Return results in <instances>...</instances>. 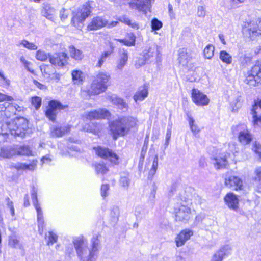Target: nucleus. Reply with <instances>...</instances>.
<instances>
[{
  "label": "nucleus",
  "mask_w": 261,
  "mask_h": 261,
  "mask_svg": "<svg viewBox=\"0 0 261 261\" xmlns=\"http://www.w3.org/2000/svg\"><path fill=\"white\" fill-rule=\"evenodd\" d=\"M107 88V85L105 84H100L96 82V81H93L91 88L89 90V94L91 95H98L102 92H105Z\"/></svg>",
  "instance_id": "bb28decb"
},
{
  "label": "nucleus",
  "mask_w": 261,
  "mask_h": 261,
  "mask_svg": "<svg viewBox=\"0 0 261 261\" xmlns=\"http://www.w3.org/2000/svg\"><path fill=\"white\" fill-rule=\"evenodd\" d=\"M100 237L99 233L94 234L90 240L89 247L87 239L83 235L73 238L72 242L80 261L96 260L101 249Z\"/></svg>",
  "instance_id": "f257e3e1"
},
{
  "label": "nucleus",
  "mask_w": 261,
  "mask_h": 261,
  "mask_svg": "<svg viewBox=\"0 0 261 261\" xmlns=\"http://www.w3.org/2000/svg\"><path fill=\"white\" fill-rule=\"evenodd\" d=\"M109 79L110 75L108 73L103 72H100L98 73L93 81H96V82H98V83L100 84H105L107 85V84L109 80Z\"/></svg>",
  "instance_id": "58836bf2"
},
{
  "label": "nucleus",
  "mask_w": 261,
  "mask_h": 261,
  "mask_svg": "<svg viewBox=\"0 0 261 261\" xmlns=\"http://www.w3.org/2000/svg\"><path fill=\"white\" fill-rule=\"evenodd\" d=\"M138 120L133 116H121L109 123L111 134L114 140L128 134L132 128L138 126Z\"/></svg>",
  "instance_id": "7ed1b4c3"
},
{
  "label": "nucleus",
  "mask_w": 261,
  "mask_h": 261,
  "mask_svg": "<svg viewBox=\"0 0 261 261\" xmlns=\"http://www.w3.org/2000/svg\"><path fill=\"white\" fill-rule=\"evenodd\" d=\"M111 53L110 51H107L103 53L101 55L100 58L99 59L96 66L98 67H100L106 60L107 57L111 55Z\"/></svg>",
  "instance_id": "13d9d810"
},
{
  "label": "nucleus",
  "mask_w": 261,
  "mask_h": 261,
  "mask_svg": "<svg viewBox=\"0 0 261 261\" xmlns=\"http://www.w3.org/2000/svg\"><path fill=\"white\" fill-rule=\"evenodd\" d=\"M41 98L38 96H34L32 98V104L35 107L36 110L38 109L41 105Z\"/></svg>",
  "instance_id": "bf43d9fd"
},
{
  "label": "nucleus",
  "mask_w": 261,
  "mask_h": 261,
  "mask_svg": "<svg viewBox=\"0 0 261 261\" xmlns=\"http://www.w3.org/2000/svg\"><path fill=\"white\" fill-rule=\"evenodd\" d=\"M227 156L221 154L212 159L213 164L217 169L223 168L226 167L227 164Z\"/></svg>",
  "instance_id": "cd10ccee"
},
{
  "label": "nucleus",
  "mask_w": 261,
  "mask_h": 261,
  "mask_svg": "<svg viewBox=\"0 0 261 261\" xmlns=\"http://www.w3.org/2000/svg\"><path fill=\"white\" fill-rule=\"evenodd\" d=\"M37 189L35 187H33L31 190V197L33 204L37 212L38 232L40 234L42 235L43 233L44 221L43 216V212L37 199Z\"/></svg>",
  "instance_id": "0eeeda50"
},
{
  "label": "nucleus",
  "mask_w": 261,
  "mask_h": 261,
  "mask_svg": "<svg viewBox=\"0 0 261 261\" xmlns=\"http://www.w3.org/2000/svg\"><path fill=\"white\" fill-rule=\"evenodd\" d=\"M163 25L162 22L157 18H153L151 20V28L153 31L159 30Z\"/></svg>",
  "instance_id": "864d4df0"
},
{
  "label": "nucleus",
  "mask_w": 261,
  "mask_h": 261,
  "mask_svg": "<svg viewBox=\"0 0 261 261\" xmlns=\"http://www.w3.org/2000/svg\"><path fill=\"white\" fill-rule=\"evenodd\" d=\"M193 235V232L191 230L186 229L182 230L175 238L176 246L179 247L183 246Z\"/></svg>",
  "instance_id": "a211bd4d"
},
{
  "label": "nucleus",
  "mask_w": 261,
  "mask_h": 261,
  "mask_svg": "<svg viewBox=\"0 0 261 261\" xmlns=\"http://www.w3.org/2000/svg\"><path fill=\"white\" fill-rule=\"evenodd\" d=\"M41 70L45 73L47 75H50L51 73H53L54 70L53 69V66L52 65H49L45 66L44 67H41Z\"/></svg>",
  "instance_id": "338daca9"
},
{
  "label": "nucleus",
  "mask_w": 261,
  "mask_h": 261,
  "mask_svg": "<svg viewBox=\"0 0 261 261\" xmlns=\"http://www.w3.org/2000/svg\"><path fill=\"white\" fill-rule=\"evenodd\" d=\"M49 57V55L42 50H38L36 53V58L37 60L44 61Z\"/></svg>",
  "instance_id": "09e8293b"
},
{
  "label": "nucleus",
  "mask_w": 261,
  "mask_h": 261,
  "mask_svg": "<svg viewBox=\"0 0 261 261\" xmlns=\"http://www.w3.org/2000/svg\"><path fill=\"white\" fill-rule=\"evenodd\" d=\"M231 252V248L228 245L221 247L213 256L211 261H222L224 257L228 256Z\"/></svg>",
  "instance_id": "5701e85b"
},
{
  "label": "nucleus",
  "mask_w": 261,
  "mask_h": 261,
  "mask_svg": "<svg viewBox=\"0 0 261 261\" xmlns=\"http://www.w3.org/2000/svg\"><path fill=\"white\" fill-rule=\"evenodd\" d=\"M120 216L119 207L117 205H113L110 209V217L111 221L113 223H116Z\"/></svg>",
  "instance_id": "72a5a7b5"
},
{
  "label": "nucleus",
  "mask_w": 261,
  "mask_h": 261,
  "mask_svg": "<svg viewBox=\"0 0 261 261\" xmlns=\"http://www.w3.org/2000/svg\"><path fill=\"white\" fill-rule=\"evenodd\" d=\"M158 167V156L156 155L152 163V167L149 171L148 178L151 179L156 173Z\"/></svg>",
  "instance_id": "37998d69"
},
{
  "label": "nucleus",
  "mask_w": 261,
  "mask_h": 261,
  "mask_svg": "<svg viewBox=\"0 0 261 261\" xmlns=\"http://www.w3.org/2000/svg\"><path fill=\"white\" fill-rule=\"evenodd\" d=\"M188 121L189 123L191 131L194 134L197 133L199 132V129H198L197 126L196 124H195V121L194 119L190 116L188 115Z\"/></svg>",
  "instance_id": "5fc2aeb1"
},
{
  "label": "nucleus",
  "mask_w": 261,
  "mask_h": 261,
  "mask_svg": "<svg viewBox=\"0 0 261 261\" xmlns=\"http://www.w3.org/2000/svg\"><path fill=\"white\" fill-rule=\"evenodd\" d=\"M110 100L115 105L117 106L118 108L121 110H127L128 105L124 101V100L116 95H112L109 96Z\"/></svg>",
  "instance_id": "473e14b6"
},
{
  "label": "nucleus",
  "mask_w": 261,
  "mask_h": 261,
  "mask_svg": "<svg viewBox=\"0 0 261 261\" xmlns=\"http://www.w3.org/2000/svg\"><path fill=\"white\" fill-rule=\"evenodd\" d=\"M64 134V131L60 127H56L53 128L51 132V135L53 137H61Z\"/></svg>",
  "instance_id": "052dcab7"
},
{
  "label": "nucleus",
  "mask_w": 261,
  "mask_h": 261,
  "mask_svg": "<svg viewBox=\"0 0 261 261\" xmlns=\"http://www.w3.org/2000/svg\"><path fill=\"white\" fill-rule=\"evenodd\" d=\"M0 82L4 87H8L10 84V81L5 76L4 71L0 69Z\"/></svg>",
  "instance_id": "603ef678"
},
{
  "label": "nucleus",
  "mask_w": 261,
  "mask_h": 261,
  "mask_svg": "<svg viewBox=\"0 0 261 261\" xmlns=\"http://www.w3.org/2000/svg\"><path fill=\"white\" fill-rule=\"evenodd\" d=\"M225 185L226 187L235 191L241 190L243 187L242 180L239 177L233 175L226 176Z\"/></svg>",
  "instance_id": "ddd939ff"
},
{
  "label": "nucleus",
  "mask_w": 261,
  "mask_h": 261,
  "mask_svg": "<svg viewBox=\"0 0 261 261\" xmlns=\"http://www.w3.org/2000/svg\"><path fill=\"white\" fill-rule=\"evenodd\" d=\"M231 106L233 111L237 110L241 106V96H237L234 100L231 101Z\"/></svg>",
  "instance_id": "6e6d98bb"
},
{
  "label": "nucleus",
  "mask_w": 261,
  "mask_h": 261,
  "mask_svg": "<svg viewBox=\"0 0 261 261\" xmlns=\"http://www.w3.org/2000/svg\"><path fill=\"white\" fill-rule=\"evenodd\" d=\"M225 202L231 209L236 210L238 208L239 199L238 197L233 193H228L224 198Z\"/></svg>",
  "instance_id": "a878e982"
},
{
  "label": "nucleus",
  "mask_w": 261,
  "mask_h": 261,
  "mask_svg": "<svg viewBox=\"0 0 261 261\" xmlns=\"http://www.w3.org/2000/svg\"><path fill=\"white\" fill-rule=\"evenodd\" d=\"M107 24V20L101 17H94L88 25V29L89 30H98Z\"/></svg>",
  "instance_id": "412c9836"
},
{
  "label": "nucleus",
  "mask_w": 261,
  "mask_h": 261,
  "mask_svg": "<svg viewBox=\"0 0 261 261\" xmlns=\"http://www.w3.org/2000/svg\"><path fill=\"white\" fill-rule=\"evenodd\" d=\"M95 169L97 174H105L108 171V169L103 163H95Z\"/></svg>",
  "instance_id": "49530a36"
},
{
  "label": "nucleus",
  "mask_w": 261,
  "mask_h": 261,
  "mask_svg": "<svg viewBox=\"0 0 261 261\" xmlns=\"http://www.w3.org/2000/svg\"><path fill=\"white\" fill-rule=\"evenodd\" d=\"M37 162V160H33L29 164L17 163L13 164L12 166L17 170H28L33 171L35 169Z\"/></svg>",
  "instance_id": "393cba45"
},
{
  "label": "nucleus",
  "mask_w": 261,
  "mask_h": 261,
  "mask_svg": "<svg viewBox=\"0 0 261 261\" xmlns=\"http://www.w3.org/2000/svg\"><path fill=\"white\" fill-rule=\"evenodd\" d=\"M85 115L87 119L91 120L92 119H108L111 116V113L106 109H99L86 112Z\"/></svg>",
  "instance_id": "2eb2a0df"
},
{
  "label": "nucleus",
  "mask_w": 261,
  "mask_h": 261,
  "mask_svg": "<svg viewBox=\"0 0 261 261\" xmlns=\"http://www.w3.org/2000/svg\"><path fill=\"white\" fill-rule=\"evenodd\" d=\"M215 47L212 44L207 45L203 50L205 58L211 59L214 56Z\"/></svg>",
  "instance_id": "a19ab883"
},
{
  "label": "nucleus",
  "mask_w": 261,
  "mask_h": 261,
  "mask_svg": "<svg viewBox=\"0 0 261 261\" xmlns=\"http://www.w3.org/2000/svg\"><path fill=\"white\" fill-rule=\"evenodd\" d=\"M255 174V180L257 181L261 180V166L256 167L254 171Z\"/></svg>",
  "instance_id": "774afa93"
},
{
  "label": "nucleus",
  "mask_w": 261,
  "mask_h": 261,
  "mask_svg": "<svg viewBox=\"0 0 261 261\" xmlns=\"http://www.w3.org/2000/svg\"><path fill=\"white\" fill-rule=\"evenodd\" d=\"M121 185L125 188H128L130 185V179L127 176H121L120 179Z\"/></svg>",
  "instance_id": "680f3d73"
},
{
  "label": "nucleus",
  "mask_w": 261,
  "mask_h": 261,
  "mask_svg": "<svg viewBox=\"0 0 261 261\" xmlns=\"http://www.w3.org/2000/svg\"><path fill=\"white\" fill-rule=\"evenodd\" d=\"M127 38L124 39H118V41L128 46L135 45L136 42L135 35L133 33H129L127 34Z\"/></svg>",
  "instance_id": "f704fd0d"
},
{
  "label": "nucleus",
  "mask_w": 261,
  "mask_h": 261,
  "mask_svg": "<svg viewBox=\"0 0 261 261\" xmlns=\"http://www.w3.org/2000/svg\"><path fill=\"white\" fill-rule=\"evenodd\" d=\"M63 108L62 104L56 100H51L49 102L48 108L45 112L46 116L49 120L54 122L58 111Z\"/></svg>",
  "instance_id": "f8f14e48"
},
{
  "label": "nucleus",
  "mask_w": 261,
  "mask_h": 261,
  "mask_svg": "<svg viewBox=\"0 0 261 261\" xmlns=\"http://www.w3.org/2000/svg\"><path fill=\"white\" fill-rule=\"evenodd\" d=\"M16 155L15 145L3 146L0 148V158L10 159Z\"/></svg>",
  "instance_id": "4be33fe9"
},
{
  "label": "nucleus",
  "mask_w": 261,
  "mask_h": 261,
  "mask_svg": "<svg viewBox=\"0 0 261 261\" xmlns=\"http://www.w3.org/2000/svg\"><path fill=\"white\" fill-rule=\"evenodd\" d=\"M16 155L34 156V154L28 145H15Z\"/></svg>",
  "instance_id": "c85d7f7f"
},
{
  "label": "nucleus",
  "mask_w": 261,
  "mask_h": 261,
  "mask_svg": "<svg viewBox=\"0 0 261 261\" xmlns=\"http://www.w3.org/2000/svg\"><path fill=\"white\" fill-rule=\"evenodd\" d=\"M49 60L52 65L63 67L65 63V53H62L61 55L56 54L50 57Z\"/></svg>",
  "instance_id": "7c9ffc66"
},
{
  "label": "nucleus",
  "mask_w": 261,
  "mask_h": 261,
  "mask_svg": "<svg viewBox=\"0 0 261 261\" xmlns=\"http://www.w3.org/2000/svg\"><path fill=\"white\" fill-rule=\"evenodd\" d=\"M20 61L21 63L23 64L24 68L29 72L31 73L34 72V70L30 67V66L32 65V63L28 61L24 56H21L20 58Z\"/></svg>",
  "instance_id": "3c124183"
},
{
  "label": "nucleus",
  "mask_w": 261,
  "mask_h": 261,
  "mask_svg": "<svg viewBox=\"0 0 261 261\" xmlns=\"http://www.w3.org/2000/svg\"><path fill=\"white\" fill-rule=\"evenodd\" d=\"M148 87L144 85L138 88V91L134 96V99L135 102L143 100L148 95Z\"/></svg>",
  "instance_id": "c756f323"
},
{
  "label": "nucleus",
  "mask_w": 261,
  "mask_h": 261,
  "mask_svg": "<svg viewBox=\"0 0 261 261\" xmlns=\"http://www.w3.org/2000/svg\"><path fill=\"white\" fill-rule=\"evenodd\" d=\"M91 7L89 3H86L84 4L75 15L73 16L72 19L73 23L74 24L75 22H82L84 21L90 15L91 12Z\"/></svg>",
  "instance_id": "9b49d317"
},
{
  "label": "nucleus",
  "mask_w": 261,
  "mask_h": 261,
  "mask_svg": "<svg viewBox=\"0 0 261 261\" xmlns=\"http://www.w3.org/2000/svg\"><path fill=\"white\" fill-rule=\"evenodd\" d=\"M72 77L75 84H79L83 80V73L80 70H74L72 72Z\"/></svg>",
  "instance_id": "79ce46f5"
},
{
  "label": "nucleus",
  "mask_w": 261,
  "mask_h": 261,
  "mask_svg": "<svg viewBox=\"0 0 261 261\" xmlns=\"http://www.w3.org/2000/svg\"><path fill=\"white\" fill-rule=\"evenodd\" d=\"M46 239L48 238L47 244L48 245H53L54 243L57 241V236L53 232H48L47 234L45 235Z\"/></svg>",
  "instance_id": "8fccbe9b"
},
{
  "label": "nucleus",
  "mask_w": 261,
  "mask_h": 261,
  "mask_svg": "<svg viewBox=\"0 0 261 261\" xmlns=\"http://www.w3.org/2000/svg\"><path fill=\"white\" fill-rule=\"evenodd\" d=\"M220 59L226 64H230L232 62V57L226 50H221L219 54Z\"/></svg>",
  "instance_id": "e433bc0d"
},
{
  "label": "nucleus",
  "mask_w": 261,
  "mask_h": 261,
  "mask_svg": "<svg viewBox=\"0 0 261 261\" xmlns=\"http://www.w3.org/2000/svg\"><path fill=\"white\" fill-rule=\"evenodd\" d=\"M13 115H16L13 104H10L7 101L0 103V115L1 116H5L8 118Z\"/></svg>",
  "instance_id": "6ab92c4d"
},
{
  "label": "nucleus",
  "mask_w": 261,
  "mask_h": 261,
  "mask_svg": "<svg viewBox=\"0 0 261 261\" xmlns=\"http://www.w3.org/2000/svg\"><path fill=\"white\" fill-rule=\"evenodd\" d=\"M239 60L241 64H242L243 65H248L251 62L252 57L249 55L246 54H240Z\"/></svg>",
  "instance_id": "a18cd8bd"
},
{
  "label": "nucleus",
  "mask_w": 261,
  "mask_h": 261,
  "mask_svg": "<svg viewBox=\"0 0 261 261\" xmlns=\"http://www.w3.org/2000/svg\"><path fill=\"white\" fill-rule=\"evenodd\" d=\"M109 185L108 184H102L101 186V195L105 198L109 195Z\"/></svg>",
  "instance_id": "e2e57ef3"
},
{
  "label": "nucleus",
  "mask_w": 261,
  "mask_h": 261,
  "mask_svg": "<svg viewBox=\"0 0 261 261\" xmlns=\"http://www.w3.org/2000/svg\"><path fill=\"white\" fill-rule=\"evenodd\" d=\"M252 150L258 154V156L261 158V145L259 143L255 142L252 145Z\"/></svg>",
  "instance_id": "69168bd1"
},
{
  "label": "nucleus",
  "mask_w": 261,
  "mask_h": 261,
  "mask_svg": "<svg viewBox=\"0 0 261 261\" xmlns=\"http://www.w3.org/2000/svg\"><path fill=\"white\" fill-rule=\"evenodd\" d=\"M83 128L85 131L93 133L94 135H98L102 130V126L99 124L90 122L86 124Z\"/></svg>",
  "instance_id": "2f4dec72"
},
{
  "label": "nucleus",
  "mask_w": 261,
  "mask_h": 261,
  "mask_svg": "<svg viewBox=\"0 0 261 261\" xmlns=\"http://www.w3.org/2000/svg\"><path fill=\"white\" fill-rule=\"evenodd\" d=\"M261 79V62H256L255 64L247 73L245 82L251 86H255Z\"/></svg>",
  "instance_id": "423d86ee"
},
{
  "label": "nucleus",
  "mask_w": 261,
  "mask_h": 261,
  "mask_svg": "<svg viewBox=\"0 0 261 261\" xmlns=\"http://www.w3.org/2000/svg\"><path fill=\"white\" fill-rule=\"evenodd\" d=\"M181 202L178 203L174 207L175 220L176 221L182 222L184 223L188 222L190 218L191 209L188 206V202L181 198Z\"/></svg>",
  "instance_id": "39448f33"
},
{
  "label": "nucleus",
  "mask_w": 261,
  "mask_h": 261,
  "mask_svg": "<svg viewBox=\"0 0 261 261\" xmlns=\"http://www.w3.org/2000/svg\"><path fill=\"white\" fill-rule=\"evenodd\" d=\"M54 12V9L48 4L44 5L41 11L42 15L48 19H51L53 18Z\"/></svg>",
  "instance_id": "c9c22d12"
},
{
  "label": "nucleus",
  "mask_w": 261,
  "mask_h": 261,
  "mask_svg": "<svg viewBox=\"0 0 261 261\" xmlns=\"http://www.w3.org/2000/svg\"><path fill=\"white\" fill-rule=\"evenodd\" d=\"M151 0H132L130 3L132 8L143 12L145 14L147 11H150Z\"/></svg>",
  "instance_id": "dca6fc26"
},
{
  "label": "nucleus",
  "mask_w": 261,
  "mask_h": 261,
  "mask_svg": "<svg viewBox=\"0 0 261 261\" xmlns=\"http://www.w3.org/2000/svg\"><path fill=\"white\" fill-rule=\"evenodd\" d=\"M233 133L238 134V139L240 142L246 145L249 144L252 140V136L249 131L246 128L245 125L241 124L232 127Z\"/></svg>",
  "instance_id": "6e6552de"
},
{
  "label": "nucleus",
  "mask_w": 261,
  "mask_h": 261,
  "mask_svg": "<svg viewBox=\"0 0 261 261\" xmlns=\"http://www.w3.org/2000/svg\"><path fill=\"white\" fill-rule=\"evenodd\" d=\"M119 20L125 24L130 26L134 29H138L139 28V24L136 22H132V21L126 16H123L119 18Z\"/></svg>",
  "instance_id": "c03bdc74"
},
{
  "label": "nucleus",
  "mask_w": 261,
  "mask_h": 261,
  "mask_svg": "<svg viewBox=\"0 0 261 261\" xmlns=\"http://www.w3.org/2000/svg\"><path fill=\"white\" fill-rule=\"evenodd\" d=\"M94 149L98 156L104 159L108 160L115 164L118 163L119 156L109 148L98 146L94 147Z\"/></svg>",
  "instance_id": "1a4fd4ad"
},
{
  "label": "nucleus",
  "mask_w": 261,
  "mask_h": 261,
  "mask_svg": "<svg viewBox=\"0 0 261 261\" xmlns=\"http://www.w3.org/2000/svg\"><path fill=\"white\" fill-rule=\"evenodd\" d=\"M22 45L23 46L30 50H36L38 48V46L35 44L30 42L26 40H23L19 42L18 45Z\"/></svg>",
  "instance_id": "de8ad7c7"
},
{
  "label": "nucleus",
  "mask_w": 261,
  "mask_h": 261,
  "mask_svg": "<svg viewBox=\"0 0 261 261\" xmlns=\"http://www.w3.org/2000/svg\"><path fill=\"white\" fill-rule=\"evenodd\" d=\"M6 201L7 202L6 205L7 207L10 209L11 214L12 216H15V210L13 205V202L11 201L9 197L6 198Z\"/></svg>",
  "instance_id": "0e129e2a"
},
{
  "label": "nucleus",
  "mask_w": 261,
  "mask_h": 261,
  "mask_svg": "<svg viewBox=\"0 0 261 261\" xmlns=\"http://www.w3.org/2000/svg\"><path fill=\"white\" fill-rule=\"evenodd\" d=\"M148 62L147 61V59L145 58V57L142 55V57H139L137 60L135 62V67L137 68H139L140 67L144 65L146 63H148Z\"/></svg>",
  "instance_id": "4d7b16f0"
},
{
  "label": "nucleus",
  "mask_w": 261,
  "mask_h": 261,
  "mask_svg": "<svg viewBox=\"0 0 261 261\" xmlns=\"http://www.w3.org/2000/svg\"><path fill=\"white\" fill-rule=\"evenodd\" d=\"M128 51L124 48H120L118 52V57L117 61V69L122 70L126 65L128 61Z\"/></svg>",
  "instance_id": "aec40b11"
},
{
  "label": "nucleus",
  "mask_w": 261,
  "mask_h": 261,
  "mask_svg": "<svg viewBox=\"0 0 261 261\" xmlns=\"http://www.w3.org/2000/svg\"><path fill=\"white\" fill-rule=\"evenodd\" d=\"M251 111L253 115L254 125H258L259 122H261V100H257L255 102Z\"/></svg>",
  "instance_id": "b1692460"
},
{
  "label": "nucleus",
  "mask_w": 261,
  "mask_h": 261,
  "mask_svg": "<svg viewBox=\"0 0 261 261\" xmlns=\"http://www.w3.org/2000/svg\"><path fill=\"white\" fill-rule=\"evenodd\" d=\"M243 35L251 40L261 35V18L245 22L242 28Z\"/></svg>",
  "instance_id": "20e7f679"
},
{
  "label": "nucleus",
  "mask_w": 261,
  "mask_h": 261,
  "mask_svg": "<svg viewBox=\"0 0 261 261\" xmlns=\"http://www.w3.org/2000/svg\"><path fill=\"white\" fill-rule=\"evenodd\" d=\"M71 57L76 60H81L83 57V55L81 50L76 49L73 46H71L69 48Z\"/></svg>",
  "instance_id": "4c0bfd02"
},
{
  "label": "nucleus",
  "mask_w": 261,
  "mask_h": 261,
  "mask_svg": "<svg viewBox=\"0 0 261 261\" xmlns=\"http://www.w3.org/2000/svg\"><path fill=\"white\" fill-rule=\"evenodd\" d=\"M178 62L179 64L183 67H188V64L193 58L191 52L188 51L186 48H182L178 50Z\"/></svg>",
  "instance_id": "f3484780"
},
{
  "label": "nucleus",
  "mask_w": 261,
  "mask_h": 261,
  "mask_svg": "<svg viewBox=\"0 0 261 261\" xmlns=\"http://www.w3.org/2000/svg\"><path fill=\"white\" fill-rule=\"evenodd\" d=\"M9 245L15 248L22 249V245L20 243L18 237L15 235L10 236L9 239Z\"/></svg>",
  "instance_id": "ea45409f"
},
{
  "label": "nucleus",
  "mask_w": 261,
  "mask_h": 261,
  "mask_svg": "<svg viewBox=\"0 0 261 261\" xmlns=\"http://www.w3.org/2000/svg\"><path fill=\"white\" fill-rule=\"evenodd\" d=\"M192 99L193 101L197 106H206L210 102V99L207 96L197 89H192Z\"/></svg>",
  "instance_id": "4468645a"
},
{
  "label": "nucleus",
  "mask_w": 261,
  "mask_h": 261,
  "mask_svg": "<svg viewBox=\"0 0 261 261\" xmlns=\"http://www.w3.org/2000/svg\"><path fill=\"white\" fill-rule=\"evenodd\" d=\"M143 55L148 62L155 61L159 62L161 60V55L159 53V47L155 44H151L147 49L143 51Z\"/></svg>",
  "instance_id": "9d476101"
},
{
  "label": "nucleus",
  "mask_w": 261,
  "mask_h": 261,
  "mask_svg": "<svg viewBox=\"0 0 261 261\" xmlns=\"http://www.w3.org/2000/svg\"><path fill=\"white\" fill-rule=\"evenodd\" d=\"M28 128L27 120L23 117L16 118L11 121L0 122V137L4 140L9 134L14 137H23Z\"/></svg>",
  "instance_id": "f03ea898"
}]
</instances>
